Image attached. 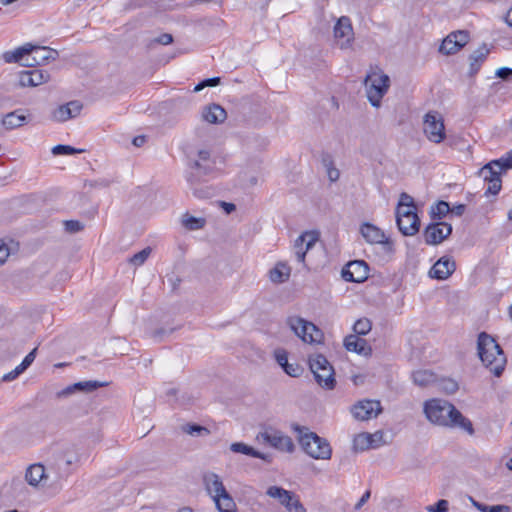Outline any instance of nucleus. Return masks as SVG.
<instances>
[{
  "instance_id": "f257e3e1",
  "label": "nucleus",
  "mask_w": 512,
  "mask_h": 512,
  "mask_svg": "<svg viewBox=\"0 0 512 512\" xmlns=\"http://www.w3.org/2000/svg\"><path fill=\"white\" fill-rule=\"evenodd\" d=\"M424 413L427 419L437 425L451 428H460L469 435L474 434L472 422L450 402L443 399H431L424 404Z\"/></svg>"
},
{
  "instance_id": "f03ea898",
  "label": "nucleus",
  "mask_w": 512,
  "mask_h": 512,
  "mask_svg": "<svg viewBox=\"0 0 512 512\" xmlns=\"http://www.w3.org/2000/svg\"><path fill=\"white\" fill-rule=\"evenodd\" d=\"M477 351L485 367L488 368L494 376L500 377L504 372L507 359L496 340L486 332H481L478 335Z\"/></svg>"
},
{
  "instance_id": "7ed1b4c3",
  "label": "nucleus",
  "mask_w": 512,
  "mask_h": 512,
  "mask_svg": "<svg viewBox=\"0 0 512 512\" xmlns=\"http://www.w3.org/2000/svg\"><path fill=\"white\" fill-rule=\"evenodd\" d=\"M293 429L298 433V441L304 452L314 459L328 460L332 455L330 443L307 427L293 425Z\"/></svg>"
},
{
  "instance_id": "20e7f679",
  "label": "nucleus",
  "mask_w": 512,
  "mask_h": 512,
  "mask_svg": "<svg viewBox=\"0 0 512 512\" xmlns=\"http://www.w3.org/2000/svg\"><path fill=\"white\" fill-rule=\"evenodd\" d=\"M308 364L314 375L317 384L326 390H332L336 386L335 372L333 366L322 354L309 356Z\"/></svg>"
},
{
  "instance_id": "39448f33",
  "label": "nucleus",
  "mask_w": 512,
  "mask_h": 512,
  "mask_svg": "<svg viewBox=\"0 0 512 512\" xmlns=\"http://www.w3.org/2000/svg\"><path fill=\"white\" fill-rule=\"evenodd\" d=\"M364 84L370 104L373 107H380L381 99L390 86L389 76L382 72L373 71L366 76Z\"/></svg>"
},
{
  "instance_id": "423d86ee",
  "label": "nucleus",
  "mask_w": 512,
  "mask_h": 512,
  "mask_svg": "<svg viewBox=\"0 0 512 512\" xmlns=\"http://www.w3.org/2000/svg\"><path fill=\"white\" fill-rule=\"evenodd\" d=\"M287 325L305 343H319L323 336L315 324L299 316L288 317Z\"/></svg>"
},
{
  "instance_id": "0eeeda50",
  "label": "nucleus",
  "mask_w": 512,
  "mask_h": 512,
  "mask_svg": "<svg viewBox=\"0 0 512 512\" xmlns=\"http://www.w3.org/2000/svg\"><path fill=\"white\" fill-rule=\"evenodd\" d=\"M63 475L55 470L53 465H49L47 468L41 463H35L30 465L25 473V480L31 486H38L42 481L46 482L51 479V485L57 483Z\"/></svg>"
},
{
  "instance_id": "6e6552de",
  "label": "nucleus",
  "mask_w": 512,
  "mask_h": 512,
  "mask_svg": "<svg viewBox=\"0 0 512 512\" xmlns=\"http://www.w3.org/2000/svg\"><path fill=\"white\" fill-rule=\"evenodd\" d=\"M423 130L426 137L437 144L446 137L443 118L435 111H430L424 116Z\"/></svg>"
},
{
  "instance_id": "1a4fd4ad",
  "label": "nucleus",
  "mask_w": 512,
  "mask_h": 512,
  "mask_svg": "<svg viewBox=\"0 0 512 512\" xmlns=\"http://www.w3.org/2000/svg\"><path fill=\"white\" fill-rule=\"evenodd\" d=\"M396 223L400 232L405 236L415 235L420 228V219L416 213V210L410 208L396 209Z\"/></svg>"
},
{
  "instance_id": "9d476101",
  "label": "nucleus",
  "mask_w": 512,
  "mask_h": 512,
  "mask_svg": "<svg viewBox=\"0 0 512 512\" xmlns=\"http://www.w3.org/2000/svg\"><path fill=\"white\" fill-rule=\"evenodd\" d=\"M257 439H261L273 448L283 452L292 453L295 449V445L291 437L284 435L282 432L277 430L269 429L264 432H260L257 435Z\"/></svg>"
},
{
  "instance_id": "9b49d317",
  "label": "nucleus",
  "mask_w": 512,
  "mask_h": 512,
  "mask_svg": "<svg viewBox=\"0 0 512 512\" xmlns=\"http://www.w3.org/2000/svg\"><path fill=\"white\" fill-rule=\"evenodd\" d=\"M361 234L367 242L380 244L385 253L391 254L393 252V242L386 238L384 232L378 227L370 223H364L361 226Z\"/></svg>"
},
{
  "instance_id": "f8f14e48",
  "label": "nucleus",
  "mask_w": 512,
  "mask_h": 512,
  "mask_svg": "<svg viewBox=\"0 0 512 512\" xmlns=\"http://www.w3.org/2000/svg\"><path fill=\"white\" fill-rule=\"evenodd\" d=\"M369 276V266L364 260L350 261L342 270L345 281L362 283Z\"/></svg>"
},
{
  "instance_id": "ddd939ff",
  "label": "nucleus",
  "mask_w": 512,
  "mask_h": 512,
  "mask_svg": "<svg viewBox=\"0 0 512 512\" xmlns=\"http://www.w3.org/2000/svg\"><path fill=\"white\" fill-rule=\"evenodd\" d=\"M452 233V226L446 222L430 223L424 230L425 242L428 245L440 244Z\"/></svg>"
},
{
  "instance_id": "4468645a",
  "label": "nucleus",
  "mask_w": 512,
  "mask_h": 512,
  "mask_svg": "<svg viewBox=\"0 0 512 512\" xmlns=\"http://www.w3.org/2000/svg\"><path fill=\"white\" fill-rule=\"evenodd\" d=\"M382 411L379 401L363 400L353 405L351 412L353 416L361 421L376 417Z\"/></svg>"
},
{
  "instance_id": "2eb2a0df",
  "label": "nucleus",
  "mask_w": 512,
  "mask_h": 512,
  "mask_svg": "<svg viewBox=\"0 0 512 512\" xmlns=\"http://www.w3.org/2000/svg\"><path fill=\"white\" fill-rule=\"evenodd\" d=\"M53 54H57V52L47 47L32 45V50L27 54V58L25 59L23 66L44 64L50 59H55Z\"/></svg>"
},
{
  "instance_id": "dca6fc26",
  "label": "nucleus",
  "mask_w": 512,
  "mask_h": 512,
  "mask_svg": "<svg viewBox=\"0 0 512 512\" xmlns=\"http://www.w3.org/2000/svg\"><path fill=\"white\" fill-rule=\"evenodd\" d=\"M334 36L337 40H342L339 44L341 49L349 47L353 38V29L348 17L343 16L337 21Z\"/></svg>"
},
{
  "instance_id": "f3484780",
  "label": "nucleus",
  "mask_w": 512,
  "mask_h": 512,
  "mask_svg": "<svg viewBox=\"0 0 512 512\" xmlns=\"http://www.w3.org/2000/svg\"><path fill=\"white\" fill-rule=\"evenodd\" d=\"M105 385H106V383L99 382V381H93V380L77 382V383L69 385L66 388L58 391L56 393V397L57 398H66L75 392L89 393V392H93V391L97 390L98 388L103 387Z\"/></svg>"
},
{
  "instance_id": "a211bd4d",
  "label": "nucleus",
  "mask_w": 512,
  "mask_h": 512,
  "mask_svg": "<svg viewBox=\"0 0 512 512\" xmlns=\"http://www.w3.org/2000/svg\"><path fill=\"white\" fill-rule=\"evenodd\" d=\"M456 269L455 261L448 257H441L431 268L429 275L438 280L447 279Z\"/></svg>"
},
{
  "instance_id": "6ab92c4d",
  "label": "nucleus",
  "mask_w": 512,
  "mask_h": 512,
  "mask_svg": "<svg viewBox=\"0 0 512 512\" xmlns=\"http://www.w3.org/2000/svg\"><path fill=\"white\" fill-rule=\"evenodd\" d=\"M82 104L78 101H71L61 105L53 111L52 118L58 122H64L80 114Z\"/></svg>"
},
{
  "instance_id": "aec40b11",
  "label": "nucleus",
  "mask_w": 512,
  "mask_h": 512,
  "mask_svg": "<svg viewBox=\"0 0 512 512\" xmlns=\"http://www.w3.org/2000/svg\"><path fill=\"white\" fill-rule=\"evenodd\" d=\"M344 347L348 351L355 352L365 357L371 356L372 354V348L368 342L354 334L348 335L344 338Z\"/></svg>"
},
{
  "instance_id": "412c9836",
  "label": "nucleus",
  "mask_w": 512,
  "mask_h": 512,
  "mask_svg": "<svg viewBox=\"0 0 512 512\" xmlns=\"http://www.w3.org/2000/svg\"><path fill=\"white\" fill-rule=\"evenodd\" d=\"M491 173H484V166L480 169L479 175L484 181L488 182V187L485 191V195H497L502 187L501 174L503 171H497V167H491Z\"/></svg>"
},
{
  "instance_id": "4be33fe9",
  "label": "nucleus",
  "mask_w": 512,
  "mask_h": 512,
  "mask_svg": "<svg viewBox=\"0 0 512 512\" xmlns=\"http://www.w3.org/2000/svg\"><path fill=\"white\" fill-rule=\"evenodd\" d=\"M203 484L212 499L227 491L219 475L214 472H207L203 475Z\"/></svg>"
},
{
  "instance_id": "5701e85b",
  "label": "nucleus",
  "mask_w": 512,
  "mask_h": 512,
  "mask_svg": "<svg viewBox=\"0 0 512 512\" xmlns=\"http://www.w3.org/2000/svg\"><path fill=\"white\" fill-rule=\"evenodd\" d=\"M198 159L191 166L194 170L192 173L196 175H208L214 168V162L211 161V153L209 150H199Z\"/></svg>"
},
{
  "instance_id": "b1692460",
  "label": "nucleus",
  "mask_w": 512,
  "mask_h": 512,
  "mask_svg": "<svg viewBox=\"0 0 512 512\" xmlns=\"http://www.w3.org/2000/svg\"><path fill=\"white\" fill-rule=\"evenodd\" d=\"M29 121V115H25L22 113L21 109H17L5 114L1 120V123L6 130H13L24 126Z\"/></svg>"
},
{
  "instance_id": "393cba45",
  "label": "nucleus",
  "mask_w": 512,
  "mask_h": 512,
  "mask_svg": "<svg viewBox=\"0 0 512 512\" xmlns=\"http://www.w3.org/2000/svg\"><path fill=\"white\" fill-rule=\"evenodd\" d=\"M201 175H196L194 173H190L188 177V182L190 184V188L192 190L193 195L199 199H209L214 196V189L208 185H203L199 182V178Z\"/></svg>"
},
{
  "instance_id": "a878e982",
  "label": "nucleus",
  "mask_w": 512,
  "mask_h": 512,
  "mask_svg": "<svg viewBox=\"0 0 512 512\" xmlns=\"http://www.w3.org/2000/svg\"><path fill=\"white\" fill-rule=\"evenodd\" d=\"M490 50L486 44H482L478 49L473 51L469 56L470 69L469 75L474 76L480 70L482 63L486 60Z\"/></svg>"
},
{
  "instance_id": "bb28decb",
  "label": "nucleus",
  "mask_w": 512,
  "mask_h": 512,
  "mask_svg": "<svg viewBox=\"0 0 512 512\" xmlns=\"http://www.w3.org/2000/svg\"><path fill=\"white\" fill-rule=\"evenodd\" d=\"M230 450L234 453L245 454L254 458H259L264 460L267 463H271L272 457L269 454L262 453L252 446H249L243 442H234L230 445Z\"/></svg>"
},
{
  "instance_id": "cd10ccee",
  "label": "nucleus",
  "mask_w": 512,
  "mask_h": 512,
  "mask_svg": "<svg viewBox=\"0 0 512 512\" xmlns=\"http://www.w3.org/2000/svg\"><path fill=\"white\" fill-rule=\"evenodd\" d=\"M226 117V111L218 104L206 106L202 111V118L211 124L222 123Z\"/></svg>"
},
{
  "instance_id": "c85d7f7f",
  "label": "nucleus",
  "mask_w": 512,
  "mask_h": 512,
  "mask_svg": "<svg viewBox=\"0 0 512 512\" xmlns=\"http://www.w3.org/2000/svg\"><path fill=\"white\" fill-rule=\"evenodd\" d=\"M32 50V44L26 43L25 45L18 47L14 51H6L2 57L6 63H24L27 58V54Z\"/></svg>"
},
{
  "instance_id": "c756f323",
  "label": "nucleus",
  "mask_w": 512,
  "mask_h": 512,
  "mask_svg": "<svg viewBox=\"0 0 512 512\" xmlns=\"http://www.w3.org/2000/svg\"><path fill=\"white\" fill-rule=\"evenodd\" d=\"M373 437H379V438H382V432H376L374 434H370V433H361V434H358L355 438H354V448L356 450H361V451H364V450H367L369 448H375L377 447V445L373 444Z\"/></svg>"
},
{
  "instance_id": "7c9ffc66",
  "label": "nucleus",
  "mask_w": 512,
  "mask_h": 512,
  "mask_svg": "<svg viewBox=\"0 0 512 512\" xmlns=\"http://www.w3.org/2000/svg\"><path fill=\"white\" fill-rule=\"evenodd\" d=\"M266 494L271 498L277 499L284 507L288 506L289 501L293 500L294 496L293 492L285 490L279 486H270L267 489Z\"/></svg>"
},
{
  "instance_id": "2f4dec72",
  "label": "nucleus",
  "mask_w": 512,
  "mask_h": 512,
  "mask_svg": "<svg viewBox=\"0 0 512 512\" xmlns=\"http://www.w3.org/2000/svg\"><path fill=\"white\" fill-rule=\"evenodd\" d=\"M216 508L219 512H236V504L232 496L226 491L214 497Z\"/></svg>"
},
{
  "instance_id": "473e14b6",
  "label": "nucleus",
  "mask_w": 512,
  "mask_h": 512,
  "mask_svg": "<svg viewBox=\"0 0 512 512\" xmlns=\"http://www.w3.org/2000/svg\"><path fill=\"white\" fill-rule=\"evenodd\" d=\"M318 237L314 232H305L300 235L294 244L295 251H305L311 249L316 243Z\"/></svg>"
},
{
  "instance_id": "72a5a7b5",
  "label": "nucleus",
  "mask_w": 512,
  "mask_h": 512,
  "mask_svg": "<svg viewBox=\"0 0 512 512\" xmlns=\"http://www.w3.org/2000/svg\"><path fill=\"white\" fill-rule=\"evenodd\" d=\"M491 167H497V171L506 172L508 169H512V150L507 153L505 158L493 160L484 165V173H491Z\"/></svg>"
},
{
  "instance_id": "f704fd0d",
  "label": "nucleus",
  "mask_w": 512,
  "mask_h": 512,
  "mask_svg": "<svg viewBox=\"0 0 512 512\" xmlns=\"http://www.w3.org/2000/svg\"><path fill=\"white\" fill-rule=\"evenodd\" d=\"M270 279L274 283L285 282L290 275V268L284 263H278L270 270Z\"/></svg>"
},
{
  "instance_id": "c9c22d12",
  "label": "nucleus",
  "mask_w": 512,
  "mask_h": 512,
  "mask_svg": "<svg viewBox=\"0 0 512 512\" xmlns=\"http://www.w3.org/2000/svg\"><path fill=\"white\" fill-rule=\"evenodd\" d=\"M472 505L480 512H511V507L504 504L498 505H486L484 503L476 501L473 497H469Z\"/></svg>"
},
{
  "instance_id": "e433bc0d",
  "label": "nucleus",
  "mask_w": 512,
  "mask_h": 512,
  "mask_svg": "<svg viewBox=\"0 0 512 512\" xmlns=\"http://www.w3.org/2000/svg\"><path fill=\"white\" fill-rule=\"evenodd\" d=\"M413 381L420 387H426L435 381V374L429 370H419L413 373Z\"/></svg>"
},
{
  "instance_id": "4c0bfd02",
  "label": "nucleus",
  "mask_w": 512,
  "mask_h": 512,
  "mask_svg": "<svg viewBox=\"0 0 512 512\" xmlns=\"http://www.w3.org/2000/svg\"><path fill=\"white\" fill-rule=\"evenodd\" d=\"M450 212V205L448 202L440 200L431 207V218L433 220H440Z\"/></svg>"
},
{
  "instance_id": "58836bf2",
  "label": "nucleus",
  "mask_w": 512,
  "mask_h": 512,
  "mask_svg": "<svg viewBox=\"0 0 512 512\" xmlns=\"http://www.w3.org/2000/svg\"><path fill=\"white\" fill-rule=\"evenodd\" d=\"M182 431L191 436H207L210 434V430L196 423H187L182 426Z\"/></svg>"
},
{
  "instance_id": "ea45409f",
  "label": "nucleus",
  "mask_w": 512,
  "mask_h": 512,
  "mask_svg": "<svg viewBox=\"0 0 512 512\" xmlns=\"http://www.w3.org/2000/svg\"><path fill=\"white\" fill-rule=\"evenodd\" d=\"M205 223L206 221L204 218H197L188 214H185L182 220L183 226L189 230L201 229L204 227Z\"/></svg>"
},
{
  "instance_id": "a19ab883",
  "label": "nucleus",
  "mask_w": 512,
  "mask_h": 512,
  "mask_svg": "<svg viewBox=\"0 0 512 512\" xmlns=\"http://www.w3.org/2000/svg\"><path fill=\"white\" fill-rule=\"evenodd\" d=\"M371 328H372V323L368 318L358 319L353 326V330L355 332L354 335H357V336L367 335L371 331Z\"/></svg>"
},
{
  "instance_id": "79ce46f5",
  "label": "nucleus",
  "mask_w": 512,
  "mask_h": 512,
  "mask_svg": "<svg viewBox=\"0 0 512 512\" xmlns=\"http://www.w3.org/2000/svg\"><path fill=\"white\" fill-rule=\"evenodd\" d=\"M453 38L450 34L442 41L439 51L445 55H452L457 53L461 48L458 44L453 43Z\"/></svg>"
},
{
  "instance_id": "37998d69",
  "label": "nucleus",
  "mask_w": 512,
  "mask_h": 512,
  "mask_svg": "<svg viewBox=\"0 0 512 512\" xmlns=\"http://www.w3.org/2000/svg\"><path fill=\"white\" fill-rule=\"evenodd\" d=\"M82 152H84L83 149H77L70 145L63 144H58L52 148V153L54 155H73Z\"/></svg>"
},
{
  "instance_id": "c03bdc74",
  "label": "nucleus",
  "mask_w": 512,
  "mask_h": 512,
  "mask_svg": "<svg viewBox=\"0 0 512 512\" xmlns=\"http://www.w3.org/2000/svg\"><path fill=\"white\" fill-rule=\"evenodd\" d=\"M30 72L32 75L33 87L47 82L50 78V75L48 72L40 70V69H32V70H30Z\"/></svg>"
},
{
  "instance_id": "a18cd8bd",
  "label": "nucleus",
  "mask_w": 512,
  "mask_h": 512,
  "mask_svg": "<svg viewBox=\"0 0 512 512\" xmlns=\"http://www.w3.org/2000/svg\"><path fill=\"white\" fill-rule=\"evenodd\" d=\"M450 38H453V43L463 48L469 41V33L465 30L454 31L450 33Z\"/></svg>"
},
{
  "instance_id": "49530a36",
  "label": "nucleus",
  "mask_w": 512,
  "mask_h": 512,
  "mask_svg": "<svg viewBox=\"0 0 512 512\" xmlns=\"http://www.w3.org/2000/svg\"><path fill=\"white\" fill-rule=\"evenodd\" d=\"M151 251H152V249L150 247L144 248L143 250H141L138 253L134 254L130 258V263H132V264H134L136 266L142 265L147 260L149 255L151 254Z\"/></svg>"
},
{
  "instance_id": "de8ad7c7",
  "label": "nucleus",
  "mask_w": 512,
  "mask_h": 512,
  "mask_svg": "<svg viewBox=\"0 0 512 512\" xmlns=\"http://www.w3.org/2000/svg\"><path fill=\"white\" fill-rule=\"evenodd\" d=\"M439 387L447 394H454L459 389L458 383L453 379H442Z\"/></svg>"
},
{
  "instance_id": "09e8293b",
  "label": "nucleus",
  "mask_w": 512,
  "mask_h": 512,
  "mask_svg": "<svg viewBox=\"0 0 512 512\" xmlns=\"http://www.w3.org/2000/svg\"><path fill=\"white\" fill-rule=\"evenodd\" d=\"M285 373L291 377H300L304 371L303 367L298 363H288L283 367Z\"/></svg>"
},
{
  "instance_id": "8fccbe9b",
  "label": "nucleus",
  "mask_w": 512,
  "mask_h": 512,
  "mask_svg": "<svg viewBox=\"0 0 512 512\" xmlns=\"http://www.w3.org/2000/svg\"><path fill=\"white\" fill-rule=\"evenodd\" d=\"M220 82H221L220 77H212V78L204 79L203 81L199 82L194 87V92H199L205 87H215V86L219 85Z\"/></svg>"
},
{
  "instance_id": "3c124183",
  "label": "nucleus",
  "mask_w": 512,
  "mask_h": 512,
  "mask_svg": "<svg viewBox=\"0 0 512 512\" xmlns=\"http://www.w3.org/2000/svg\"><path fill=\"white\" fill-rule=\"evenodd\" d=\"M397 208H403L404 210L410 208L412 210H416L413 198L406 193H402L400 195Z\"/></svg>"
},
{
  "instance_id": "603ef678",
  "label": "nucleus",
  "mask_w": 512,
  "mask_h": 512,
  "mask_svg": "<svg viewBox=\"0 0 512 512\" xmlns=\"http://www.w3.org/2000/svg\"><path fill=\"white\" fill-rule=\"evenodd\" d=\"M285 508L288 512H306L305 507L295 494L293 496V500H290L288 506Z\"/></svg>"
},
{
  "instance_id": "864d4df0",
  "label": "nucleus",
  "mask_w": 512,
  "mask_h": 512,
  "mask_svg": "<svg viewBox=\"0 0 512 512\" xmlns=\"http://www.w3.org/2000/svg\"><path fill=\"white\" fill-rule=\"evenodd\" d=\"M64 227L68 233H77L83 230L84 225L78 220H67L64 222Z\"/></svg>"
},
{
  "instance_id": "5fc2aeb1",
  "label": "nucleus",
  "mask_w": 512,
  "mask_h": 512,
  "mask_svg": "<svg viewBox=\"0 0 512 512\" xmlns=\"http://www.w3.org/2000/svg\"><path fill=\"white\" fill-rule=\"evenodd\" d=\"M36 355H37V348H34L33 350H31L26 356L25 358L23 359V361L19 364L20 368L23 370V371H26L30 365L34 362L35 358H36Z\"/></svg>"
},
{
  "instance_id": "6e6d98bb",
  "label": "nucleus",
  "mask_w": 512,
  "mask_h": 512,
  "mask_svg": "<svg viewBox=\"0 0 512 512\" xmlns=\"http://www.w3.org/2000/svg\"><path fill=\"white\" fill-rule=\"evenodd\" d=\"M19 84L22 87H33L30 70H24L19 73Z\"/></svg>"
},
{
  "instance_id": "4d7b16f0",
  "label": "nucleus",
  "mask_w": 512,
  "mask_h": 512,
  "mask_svg": "<svg viewBox=\"0 0 512 512\" xmlns=\"http://www.w3.org/2000/svg\"><path fill=\"white\" fill-rule=\"evenodd\" d=\"M448 501L445 499L438 500L435 505L429 506L427 509L429 512H447L448 511Z\"/></svg>"
},
{
  "instance_id": "13d9d810",
  "label": "nucleus",
  "mask_w": 512,
  "mask_h": 512,
  "mask_svg": "<svg viewBox=\"0 0 512 512\" xmlns=\"http://www.w3.org/2000/svg\"><path fill=\"white\" fill-rule=\"evenodd\" d=\"M275 359L277 363L283 368L285 365H287L288 362V354L284 349H277L274 352Z\"/></svg>"
},
{
  "instance_id": "bf43d9fd",
  "label": "nucleus",
  "mask_w": 512,
  "mask_h": 512,
  "mask_svg": "<svg viewBox=\"0 0 512 512\" xmlns=\"http://www.w3.org/2000/svg\"><path fill=\"white\" fill-rule=\"evenodd\" d=\"M153 43H158L161 45H168L173 42V36L169 33H163L160 36L156 37L152 40Z\"/></svg>"
},
{
  "instance_id": "052dcab7",
  "label": "nucleus",
  "mask_w": 512,
  "mask_h": 512,
  "mask_svg": "<svg viewBox=\"0 0 512 512\" xmlns=\"http://www.w3.org/2000/svg\"><path fill=\"white\" fill-rule=\"evenodd\" d=\"M24 371L20 368V366L18 365L14 370H12L11 372L9 373H6L3 377H2V380L5 381V382H9V381H12V380H15L19 375H21Z\"/></svg>"
},
{
  "instance_id": "680f3d73",
  "label": "nucleus",
  "mask_w": 512,
  "mask_h": 512,
  "mask_svg": "<svg viewBox=\"0 0 512 512\" xmlns=\"http://www.w3.org/2000/svg\"><path fill=\"white\" fill-rule=\"evenodd\" d=\"M496 76L503 79L509 80L512 77V68L502 67L496 71Z\"/></svg>"
},
{
  "instance_id": "e2e57ef3",
  "label": "nucleus",
  "mask_w": 512,
  "mask_h": 512,
  "mask_svg": "<svg viewBox=\"0 0 512 512\" xmlns=\"http://www.w3.org/2000/svg\"><path fill=\"white\" fill-rule=\"evenodd\" d=\"M9 256V248L3 241H0V265L4 264Z\"/></svg>"
},
{
  "instance_id": "0e129e2a",
  "label": "nucleus",
  "mask_w": 512,
  "mask_h": 512,
  "mask_svg": "<svg viewBox=\"0 0 512 512\" xmlns=\"http://www.w3.org/2000/svg\"><path fill=\"white\" fill-rule=\"evenodd\" d=\"M371 497V491L367 490L359 499V501L355 504L354 509L360 510L370 499Z\"/></svg>"
},
{
  "instance_id": "69168bd1",
  "label": "nucleus",
  "mask_w": 512,
  "mask_h": 512,
  "mask_svg": "<svg viewBox=\"0 0 512 512\" xmlns=\"http://www.w3.org/2000/svg\"><path fill=\"white\" fill-rule=\"evenodd\" d=\"M327 170V175H328V178L331 182H335L339 179V176H340V172L337 168L335 167H328Z\"/></svg>"
},
{
  "instance_id": "338daca9",
  "label": "nucleus",
  "mask_w": 512,
  "mask_h": 512,
  "mask_svg": "<svg viewBox=\"0 0 512 512\" xmlns=\"http://www.w3.org/2000/svg\"><path fill=\"white\" fill-rule=\"evenodd\" d=\"M466 206L464 204H458L453 208H450V212L456 216H462L465 212Z\"/></svg>"
},
{
  "instance_id": "774afa93",
  "label": "nucleus",
  "mask_w": 512,
  "mask_h": 512,
  "mask_svg": "<svg viewBox=\"0 0 512 512\" xmlns=\"http://www.w3.org/2000/svg\"><path fill=\"white\" fill-rule=\"evenodd\" d=\"M221 207L224 209V211H225L227 214L232 213V212H233V211H235V209H236L235 204H233V203H228V202H224V201H222V202H221Z\"/></svg>"
}]
</instances>
